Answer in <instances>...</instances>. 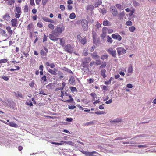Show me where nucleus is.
<instances>
[{
	"label": "nucleus",
	"instance_id": "obj_1",
	"mask_svg": "<svg viewBox=\"0 0 156 156\" xmlns=\"http://www.w3.org/2000/svg\"><path fill=\"white\" fill-rule=\"evenodd\" d=\"M51 34H49V37L50 39L51 40L57 41L59 39V38H57L59 37L60 35L58 33L55 29L54 30H52L51 32Z\"/></svg>",
	"mask_w": 156,
	"mask_h": 156
},
{
	"label": "nucleus",
	"instance_id": "obj_2",
	"mask_svg": "<svg viewBox=\"0 0 156 156\" xmlns=\"http://www.w3.org/2000/svg\"><path fill=\"white\" fill-rule=\"evenodd\" d=\"M81 24L84 31H87L88 29V22L85 19H83L81 22Z\"/></svg>",
	"mask_w": 156,
	"mask_h": 156
},
{
	"label": "nucleus",
	"instance_id": "obj_3",
	"mask_svg": "<svg viewBox=\"0 0 156 156\" xmlns=\"http://www.w3.org/2000/svg\"><path fill=\"white\" fill-rule=\"evenodd\" d=\"M64 51L69 53H71L73 51V47L69 44H68L65 46L64 48Z\"/></svg>",
	"mask_w": 156,
	"mask_h": 156
},
{
	"label": "nucleus",
	"instance_id": "obj_4",
	"mask_svg": "<svg viewBox=\"0 0 156 156\" xmlns=\"http://www.w3.org/2000/svg\"><path fill=\"white\" fill-rule=\"evenodd\" d=\"M107 51L110 54L112 55V56L115 57L116 55V51L112 48H108Z\"/></svg>",
	"mask_w": 156,
	"mask_h": 156
},
{
	"label": "nucleus",
	"instance_id": "obj_5",
	"mask_svg": "<svg viewBox=\"0 0 156 156\" xmlns=\"http://www.w3.org/2000/svg\"><path fill=\"white\" fill-rule=\"evenodd\" d=\"M110 11L114 16H116L118 14V11L117 9L114 6H112L111 7L110 9Z\"/></svg>",
	"mask_w": 156,
	"mask_h": 156
},
{
	"label": "nucleus",
	"instance_id": "obj_6",
	"mask_svg": "<svg viewBox=\"0 0 156 156\" xmlns=\"http://www.w3.org/2000/svg\"><path fill=\"white\" fill-rule=\"evenodd\" d=\"M118 53L119 55L126 53V50L122 47H118L116 48Z\"/></svg>",
	"mask_w": 156,
	"mask_h": 156
},
{
	"label": "nucleus",
	"instance_id": "obj_7",
	"mask_svg": "<svg viewBox=\"0 0 156 156\" xmlns=\"http://www.w3.org/2000/svg\"><path fill=\"white\" fill-rule=\"evenodd\" d=\"M97 153L96 152L93 151L91 152L88 151H84L83 153L87 156H96L94 154H96Z\"/></svg>",
	"mask_w": 156,
	"mask_h": 156
},
{
	"label": "nucleus",
	"instance_id": "obj_8",
	"mask_svg": "<svg viewBox=\"0 0 156 156\" xmlns=\"http://www.w3.org/2000/svg\"><path fill=\"white\" fill-rule=\"evenodd\" d=\"M55 29L56 31H57L60 35L62 32L64 30L65 27L64 26H62L61 27H57Z\"/></svg>",
	"mask_w": 156,
	"mask_h": 156
},
{
	"label": "nucleus",
	"instance_id": "obj_9",
	"mask_svg": "<svg viewBox=\"0 0 156 156\" xmlns=\"http://www.w3.org/2000/svg\"><path fill=\"white\" fill-rule=\"evenodd\" d=\"M112 37L115 39L117 40L118 41H120L122 39L121 36L119 34H113L112 35Z\"/></svg>",
	"mask_w": 156,
	"mask_h": 156
},
{
	"label": "nucleus",
	"instance_id": "obj_10",
	"mask_svg": "<svg viewBox=\"0 0 156 156\" xmlns=\"http://www.w3.org/2000/svg\"><path fill=\"white\" fill-rule=\"evenodd\" d=\"M92 58L95 60L100 58L99 56L98 55V54L96 52H94L91 54Z\"/></svg>",
	"mask_w": 156,
	"mask_h": 156
},
{
	"label": "nucleus",
	"instance_id": "obj_11",
	"mask_svg": "<svg viewBox=\"0 0 156 156\" xmlns=\"http://www.w3.org/2000/svg\"><path fill=\"white\" fill-rule=\"evenodd\" d=\"M12 26V27H15L17 26V20L16 18L12 19L11 20Z\"/></svg>",
	"mask_w": 156,
	"mask_h": 156
},
{
	"label": "nucleus",
	"instance_id": "obj_12",
	"mask_svg": "<svg viewBox=\"0 0 156 156\" xmlns=\"http://www.w3.org/2000/svg\"><path fill=\"white\" fill-rule=\"evenodd\" d=\"M103 24L105 26H110L111 25V23L109 21L106 20L103 22Z\"/></svg>",
	"mask_w": 156,
	"mask_h": 156
},
{
	"label": "nucleus",
	"instance_id": "obj_13",
	"mask_svg": "<svg viewBox=\"0 0 156 156\" xmlns=\"http://www.w3.org/2000/svg\"><path fill=\"white\" fill-rule=\"evenodd\" d=\"M48 72L52 75L55 76L57 75V73L55 70H53L50 68L47 69Z\"/></svg>",
	"mask_w": 156,
	"mask_h": 156
},
{
	"label": "nucleus",
	"instance_id": "obj_14",
	"mask_svg": "<svg viewBox=\"0 0 156 156\" xmlns=\"http://www.w3.org/2000/svg\"><path fill=\"white\" fill-rule=\"evenodd\" d=\"M82 60L85 63H88L91 61V59L90 57H87L85 58Z\"/></svg>",
	"mask_w": 156,
	"mask_h": 156
},
{
	"label": "nucleus",
	"instance_id": "obj_15",
	"mask_svg": "<svg viewBox=\"0 0 156 156\" xmlns=\"http://www.w3.org/2000/svg\"><path fill=\"white\" fill-rule=\"evenodd\" d=\"M106 71L105 69H102L101 71V75L103 76L104 78H105L106 77L105 75Z\"/></svg>",
	"mask_w": 156,
	"mask_h": 156
},
{
	"label": "nucleus",
	"instance_id": "obj_16",
	"mask_svg": "<svg viewBox=\"0 0 156 156\" xmlns=\"http://www.w3.org/2000/svg\"><path fill=\"white\" fill-rule=\"evenodd\" d=\"M69 96V97L70 98V99L69 100H62V101L64 102H72L73 100V98H72L71 96L69 94L68 95Z\"/></svg>",
	"mask_w": 156,
	"mask_h": 156
},
{
	"label": "nucleus",
	"instance_id": "obj_17",
	"mask_svg": "<svg viewBox=\"0 0 156 156\" xmlns=\"http://www.w3.org/2000/svg\"><path fill=\"white\" fill-rule=\"evenodd\" d=\"M11 27L9 26H8L6 27V29L10 36L12 34V31L11 30Z\"/></svg>",
	"mask_w": 156,
	"mask_h": 156
},
{
	"label": "nucleus",
	"instance_id": "obj_18",
	"mask_svg": "<svg viewBox=\"0 0 156 156\" xmlns=\"http://www.w3.org/2000/svg\"><path fill=\"white\" fill-rule=\"evenodd\" d=\"M15 9V13L21 14V9L20 7L19 6L16 7Z\"/></svg>",
	"mask_w": 156,
	"mask_h": 156
},
{
	"label": "nucleus",
	"instance_id": "obj_19",
	"mask_svg": "<svg viewBox=\"0 0 156 156\" xmlns=\"http://www.w3.org/2000/svg\"><path fill=\"white\" fill-rule=\"evenodd\" d=\"M8 125L11 126L15 128H17L18 127V126L16 123L12 122L9 123Z\"/></svg>",
	"mask_w": 156,
	"mask_h": 156
},
{
	"label": "nucleus",
	"instance_id": "obj_20",
	"mask_svg": "<svg viewBox=\"0 0 156 156\" xmlns=\"http://www.w3.org/2000/svg\"><path fill=\"white\" fill-rule=\"evenodd\" d=\"M102 3V1L101 0H98V1L96 3L94 4V5L95 7H97L98 5H101Z\"/></svg>",
	"mask_w": 156,
	"mask_h": 156
},
{
	"label": "nucleus",
	"instance_id": "obj_21",
	"mask_svg": "<svg viewBox=\"0 0 156 156\" xmlns=\"http://www.w3.org/2000/svg\"><path fill=\"white\" fill-rule=\"evenodd\" d=\"M125 15L124 11L121 12L118 15V16L120 18H122Z\"/></svg>",
	"mask_w": 156,
	"mask_h": 156
},
{
	"label": "nucleus",
	"instance_id": "obj_22",
	"mask_svg": "<svg viewBox=\"0 0 156 156\" xmlns=\"http://www.w3.org/2000/svg\"><path fill=\"white\" fill-rule=\"evenodd\" d=\"M106 63L105 62H103L102 63L100 67V68L103 69L105 68L106 67Z\"/></svg>",
	"mask_w": 156,
	"mask_h": 156
},
{
	"label": "nucleus",
	"instance_id": "obj_23",
	"mask_svg": "<svg viewBox=\"0 0 156 156\" xmlns=\"http://www.w3.org/2000/svg\"><path fill=\"white\" fill-rule=\"evenodd\" d=\"M62 70L65 71H66L68 73H71L72 74H73V72L69 69H68V68H66V67H63L62 68Z\"/></svg>",
	"mask_w": 156,
	"mask_h": 156
},
{
	"label": "nucleus",
	"instance_id": "obj_24",
	"mask_svg": "<svg viewBox=\"0 0 156 156\" xmlns=\"http://www.w3.org/2000/svg\"><path fill=\"white\" fill-rule=\"evenodd\" d=\"M116 6L119 10H123L124 9L123 6L120 4H116Z\"/></svg>",
	"mask_w": 156,
	"mask_h": 156
},
{
	"label": "nucleus",
	"instance_id": "obj_25",
	"mask_svg": "<svg viewBox=\"0 0 156 156\" xmlns=\"http://www.w3.org/2000/svg\"><path fill=\"white\" fill-rule=\"evenodd\" d=\"M87 64L82 60L81 65L83 68H87L88 67V65Z\"/></svg>",
	"mask_w": 156,
	"mask_h": 156
},
{
	"label": "nucleus",
	"instance_id": "obj_26",
	"mask_svg": "<svg viewBox=\"0 0 156 156\" xmlns=\"http://www.w3.org/2000/svg\"><path fill=\"white\" fill-rule=\"evenodd\" d=\"M3 19L6 20L8 21L9 20L10 16L8 14H6L3 16Z\"/></svg>",
	"mask_w": 156,
	"mask_h": 156
},
{
	"label": "nucleus",
	"instance_id": "obj_27",
	"mask_svg": "<svg viewBox=\"0 0 156 156\" xmlns=\"http://www.w3.org/2000/svg\"><path fill=\"white\" fill-rule=\"evenodd\" d=\"M69 81L71 84H73L75 81L74 77L73 76H71L69 79Z\"/></svg>",
	"mask_w": 156,
	"mask_h": 156
},
{
	"label": "nucleus",
	"instance_id": "obj_28",
	"mask_svg": "<svg viewBox=\"0 0 156 156\" xmlns=\"http://www.w3.org/2000/svg\"><path fill=\"white\" fill-rule=\"evenodd\" d=\"M90 95L93 97V100L95 101L97 97L96 94L95 93H92L90 94Z\"/></svg>",
	"mask_w": 156,
	"mask_h": 156
},
{
	"label": "nucleus",
	"instance_id": "obj_29",
	"mask_svg": "<svg viewBox=\"0 0 156 156\" xmlns=\"http://www.w3.org/2000/svg\"><path fill=\"white\" fill-rule=\"evenodd\" d=\"M80 41L82 44L84 45L86 43V39L85 38H82Z\"/></svg>",
	"mask_w": 156,
	"mask_h": 156
},
{
	"label": "nucleus",
	"instance_id": "obj_30",
	"mask_svg": "<svg viewBox=\"0 0 156 156\" xmlns=\"http://www.w3.org/2000/svg\"><path fill=\"white\" fill-rule=\"evenodd\" d=\"M108 31V29L107 27H104L102 29V33L104 34H106Z\"/></svg>",
	"mask_w": 156,
	"mask_h": 156
},
{
	"label": "nucleus",
	"instance_id": "obj_31",
	"mask_svg": "<svg viewBox=\"0 0 156 156\" xmlns=\"http://www.w3.org/2000/svg\"><path fill=\"white\" fill-rule=\"evenodd\" d=\"M41 82H42V81H43V83H44V82L46 81L47 80L46 77L45 75H44L43 76L41 77Z\"/></svg>",
	"mask_w": 156,
	"mask_h": 156
},
{
	"label": "nucleus",
	"instance_id": "obj_32",
	"mask_svg": "<svg viewBox=\"0 0 156 156\" xmlns=\"http://www.w3.org/2000/svg\"><path fill=\"white\" fill-rule=\"evenodd\" d=\"M108 57V55H104L101 56V58L104 60L107 58Z\"/></svg>",
	"mask_w": 156,
	"mask_h": 156
},
{
	"label": "nucleus",
	"instance_id": "obj_33",
	"mask_svg": "<svg viewBox=\"0 0 156 156\" xmlns=\"http://www.w3.org/2000/svg\"><path fill=\"white\" fill-rule=\"evenodd\" d=\"M76 16L75 14L74 13H73L70 14L69 18L71 19H74L75 18Z\"/></svg>",
	"mask_w": 156,
	"mask_h": 156
},
{
	"label": "nucleus",
	"instance_id": "obj_34",
	"mask_svg": "<svg viewBox=\"0 0 156 156\" xmlns=\"http://www.w3.org/2000/svg\"><path fill=\"white\" fill-rule=\"evenodd\" d=\"M133 71V68L131 66H129L128 68V72L129 73H132Z\"/></svg>",
	"mask_w": 156,
	"mask_h": 156
},
{
	"label": "nucleus",
	"instance_id": "obj_35",
	"mask_svg": "<svg viewBox=\"0 0 156 156\" xmlns=\"http://www.w3.org/2000/svg\"><path fill=\"white\" fill-rule=\"evenodd\" d=\"M95 114L97 115H101L105 114V113L103 111H98L95 112Z\"/></svg>",
	"mask_w": 156,
	"mask_h": 156
},
{
	"label": "nucleus",
	"instance_id": "obj_36",
	"mask_svg": "<svg viewBox=\"0 0 156 156\" xmlns=\"http://www.w3.org/2000/svg\"><path fill=\"white\" fill-rule=\"evenodd\" d=\"M107 41L108 42H110L111 43H112L113 41L112 38L109 35H108L107 36Z\"/></svg>",
	"mask_w": 156,
	"mask_h": 156
},
{
	"label": "nucleus",
	"instance_id": "obj_37",
	"mask_svg": "<svg viewBox=\"0 0 156 156\" xmlns=\"http://www.w3.org/2000/svg\"><path fill=\"white\" fill-rule=\"evenodd\" d=\"M48 27L51 30H53L55 28L54 26L51 23H49L48 24Z\"/></svg>",
	"mask_w": 156,
	"mask_h": 156
},
{
	"label": "nucleus",
	"instance_id": "obj_38",
	"mask_svg": "<svg viewBox=\"0 0 156 156\" xmlns=\"http://www.w3.org/2000/svg\"><path fill=\"white\" fill-rule=\"evenodd\" d=\"M129 29L130 31L131 32H133L135 30V28L134 26H132L130 27Z\"/></svg>",
	"mask_w": 156,
	"mask_h": 156
},
{
	"label": "nucleus",
	"instance_id": "obj_39",
	"mask_svg": "<svg viewBox=\"0 0 156 156\" xmlns=\"http://www.w3.org/2000/svg\"><path fill=\"white\" fill-rule=\"evenodd\" d=\"M94 6L93 5H89L87 6V9L90 10H92L94 9Z\"/></svg>",
	"mask_w": 156,
	"mask_h": 156
},
{
	"label": "nucleus",
	"instance_id": "obj_40",
	"mask_svg": "<svg viewBox=\"0 0 156 156\" xmlns=\"http://www.w3.org/2000/svg\"><path fill=\"white\" fill-rule=\"evenodd\" d=\"M59 39H60V44L62 46H63L64 45V43H65L64 40H63V38H59Z\"/></svg>",
	"mask_w": 156,
	"mask_h": 156
},
{
	"label": "nucleus",
	"instance_id": "obj_41",
	"mask_svg": "<svg viewBox=\"0 0 156 156\" xmlns=\"http://www.w3.org/2000/svg\"><path fill=\"white\" fill-rule=\"evenodd\" d=\"M99 12L100 13H102V14H105L106 13V10L104 9H100L99 10Z\"/></svg>",
	"mask_w": 156,
	"mask_h": 156
},
{
	"label": "nucleus",
	"instance_id": "obj_42",
	"mask_svg": "<svg viewBox=\"0 0 156 156\" xmlns=\"http://www.w3.org/2000/svg\"><path fill=\"white\" fill-rule=\"evenodd\" d=\"M52 84V83H49L46 86V88L48 89H50L51 88Z\"/></svg>",
	"mask_w": 156,
	"mask_h": 156
},
{
	"label": "nucleus",
	"instance_id": "obj_43",
	"mask_svg": "<svg viewBox=\"0 0 156 156\" xmlns=\"http://www.w3.org/2000/svg\"><path fill=\"white\" fill-rule=\"evenodd\" d=\"M42 19L44 21L46 22H48L50 21V19L47 17H44L42 18Z\"/></svg>",
	"mask_w": 156,
	"mask_h": 156
},
{
	"label": "nucleus",
	"instance_id": "obj_44",
	"mask_svg": "<svg viewBox=\"0 0 156 156\" xmlns=\"http://www.w3.org/2000/svg\"><path fill=\"white\" fill-rule=\"evenodd\" d=\"M33 25L32 24H29L27 26V29L29 30H31L32 28Z\"/></svg>",
	"mask_w": 156,
	"mask_h": 156
},
{
	"label": "nucleus",
	"instance_id": "obj_45",
	"mask_svg": "<svg viewBox=\"0 0 156 156\" xmlns=\"http://www.w3.org/2000/svg\"><path fill=\"white\" fill-rule=\"evenodd\" d=\"M8 61L7 59H2L0 60V64L2 63H5Z\"/></svg>",
	"mask_w": 156,
	"mask_h": 156
},
{
	"label": "nucleus",
	"instance_id": "obj_46",
	"mask_svg": "<svg viewBox=\"0 0 156 156\" xmlns=\"http://www.w3.org/2000/svg\"><path fill=\"white\" fill-rule=\"evenodd\" d=\"M15 2V0H10L8 2V4L11 5L13 4Z\"/></svg>",
	"mask_w": 156,
	"mask_h": 156
},
{
	"label": "nucleus",
	"instance_id": "obj_47",
	"mask_svg": "<svg viewBox=\"0 0 156 156\" xmlns=\"http://www.w3.org/2000/svg\"><path fill=\"white\" fill-rule=\"evenodd\" d=\"M40 54L42 56H45L46 55V53L43 50H41Z\"/></svg>",
	"mask_w": 156,
	"mask_h": 156
},
{
	"label": "nucleus",
	"instance_id": "obj_48",
	"mask_svg": "<svg viewBox=\"0 0 156 156\" xmlns=\"http://www.w3.org/2000/svg\"><path fill=\"white\" fill-rule=\"evenodd\" d=\"M95 60L96 62L95 63H96L97 65H99L101 64V61L100 60V58H98V59H97Z\"/></svg>",
	"mask_w": 156,
	"mask_h": 156
},
{
	"label": "nucleus",
	"instance_id": "obj_49",
	"mask_svg": "<svg viewBox=\"0 0 156 156\" xmlns=\"http://www.w3.org/2000/svg\"><path fill=\"white\" fill-rule=\"evenodd\" d=\"M49 1V0H42L43 5V6L45 5Z\"/></svg>",
	"mask_w": 156,
	"mask_h": 156
},
{
	"label": "nucleus",
	"instance_id": "obj_50",
	"mask_svg": "<svg viewBox=\"0 0 156 156\" xmlns=\"http://www.w3.org/2000/svg\"><path fill=\"white\" fill-rule=\"evenodd\" d=\"M88 53V50H84L83 52V54L84 56L87 55Z\"/></svg>",
	"mask_w": 156,
	"mask_h": 156
},
{
	"label": "nucleus",
	"instance_id": "obj_51",
	"mask_svg": "<svg viewBox=\"0 0 156 156\" xmlns=\"http://www.w3.org/2000/svg\"><path fill=\"white\" fill-rule=\"evenodd\" d=\"M137 147L139 148H145L147 147V146L145 145H138Z\"/></svg>",
	"mask_w": 156,
	"mask_h": 156
},
{
	"label": "nucleus",
	"instance_id": "obj_52",
	"mask_svg": "<svg viewBox=\"0 0 156 156\" xmlns=\"http://www.w3.org/2000/svg\"><path fill=\"white\" fill-rule=\"evenodd\" d=\"M132 24V22L130 21H128L126 23V25L129 26H131Z\"/></svg>",
	"mask_w": 156,
	"mask_h": 156
},
{
	"label": "nucleus",
	"instance_id": "obj_53",
	"mask_svg": "<svg viewBox=\"0 0 156 156\" xmlns=\"http://www.w3.org/2000/svg\"><path fill=\"white\" fill-rule=\"evenodd\" d=\"M2 78L5 81H7L9 80L8 77L6 76H2Z\"/></svg>",
	"mask_w": 156,
	"mask_h": 156
},
{
	"label": "nucleus",
	"instance_id": "obj_54",
	"mask_svg": "<svg viewBox=\"0 0 156 156\" xmlns=\"http://www.w3.org/2000/svg\"><path fill=\"white\" fill-rule=\"evenodd\" d=\"M34 80L31 81V82L29 84V86L32 87H34Z\"/></svg>",
	"mask_w": 156,
	"mask_h": 156
},
{
	"label": "nucleus",
	"instance_id": "obj_55",
	"mask_svg": "<svg viewBox=\"0 0 156 156\" xmlns=\"http://www.w3.org/2000/svg\"><path fill=\"white\" fill-rule=\"evenodd\" d=\"M71 91L72 92H74L77 90L76 88L74 87H73L70 88Z\"/></svg>",
	"mask_w": 156,
	"mask_h": 156
},
{
	"label": "nucleus",
	"instance_id": "obj_56",
	"mask_svg": "<svg viewBox=\"0 0 156 156\" xmlns=\"http://www.w3.org/2000/svg\"><path fill=\"white\" fill-rule=\"evenodd\" d=\"M16 67L17 68H16V69L11 68V69H10V71H14L16 70H19L20 69V67H19V66H16Z\"/></svg>",
	"mask_w": 156,
	"mask_h": 156
},
{
	"label": "nucleus",
	"instance_id": "obj_57",
	"mask_svg": "<svg viewBox=\"0 0 156 156\" xmlns=\"http://www.w3.org/2000/svg\"><path fill=\"white\" fill-rule=\"evenodd\" d=\"M121 121V119H114L113 121H112V122H120Z\"/></svg>",
	"mask_w": 156,
	"mask_h": 156
},
{
	"label": "nucleus",
	"instance_id": "obj_58",
	"mask_svg": "<svg viewBox=\"0 0 156 156\" xmlns=\"http://www.w3.org/2000/svg\"><path fill=\"white\" fill-rule=\"evenodd\" d=\"M28 6L27 5H25L24 8V12H27L28 11Z\"/></svg>",
	"mask_w": 156,
	"mask_h": 156
},
{
	"label": "nucleus",
	"instance_id": "obj_59",
	"mask_svg": "<svg viewBox=\"0 0 156 156\" xmlns=\"http://www.w3.org/2000/svg\"><path fill=\"white\" fill-rule=\"evenodd\" d=\"M20 15H21V14H20V13H15V17L16 18H19L20 17Z\"/></svg>",
	"mask_w": 156,
	"mask_h": 156
},
{
	"label": "nucleus",
	"instance_id": "obj_60",
	"mask_svg": "<svg viewBox=\"0 0 156 156\" xmlns=\"http://www.w3.org/2000/svg\"><path fill=\"white\" fill-rule=\"evenodd\" d=\"M60 8L62 11H64L65 9V7L63 5H61L60 6Z\"/></svg>",
	"mask_w": 156,
	"mask_h": 156
},
{
	"label": "nucleus",
	"instance_id": "obj_61",
	"mask_svg": "<svg viewBox=\"0 0 156 156\" xmlns=\"http://www.w3.org/2000/svg\"><path fill=\"white\" fill-rule=\"evenodd\" d=\"M76 108V106L74 105H72V106H68V108L69 109L72 110Z\"/></svg>",
	"mask_w": 156,
	"mask_h": 156
},
{
	"label": "nucleus",
	"instance_id": "obj_62",
	"mask_svg": "<svg viewBox=\"0 0 156 156\" xmlns=\"http://www.w3.org/2000/svg\"><path fill=\"white\" fill-rule=\"evenodd\" d=\"M47 40V36L45 34L44 35V37L43 38V42H44Z\"/></svg>",
	"mask_w": 156,
	"mask_h": 156
},
{
	"label": "nucleus",
	"instance_id": "obj_63",
	"mask_svg": "<svg viewBox=\"0 0 156 156\" xmlns=\"http://www.w3.org/2000/svg\"><path fill=\"white\" fill-rule=\"evenodd\" d=\"M73 119L72 118H66V121L67 122H72Z\"/></svg>",
	"mask_w": 156,
	"mask_h": 156
},
{
	"label": "nucleus",
	"instance_id": "obj_64",
	"mask_svg": "<svg viewBox=\"0 0 156 156\" xmlns=\"http://www.w3.org/2000/svg\"><path fill=\"white\" fill-rule=\"evenodd\" d=\"M37 26L40 27L41 28L43 27L42 23H38L37 24Z\"/></svg>",
	"mask_w": 156,
	"mask_h": 156
}]
</instances>
